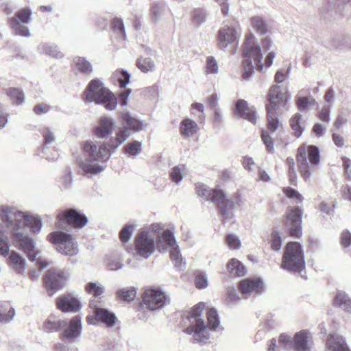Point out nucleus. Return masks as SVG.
Wrapping results in <instances>:
<instances>
[{
    "mask_svg": "<svg viewBox=\"0 0 351 351\" xmlns=\"http://www.w3.org/2000/svg\"><path fill=\"white\" fill-rule=\"evenodd\" d=\"M131 132L126 126L118 128L114 137L98 146L93 141H86L83 144L84 158H78L79 167L86 175L92 176L104 171L106 162L118 147L130 136Z\"/></svg>",
    "mask_w": 351,
    "mask_h": 351,
    "instance_id": "f257e3e1",
    "label": "nucleus"
},
{
    "mask_svg": "<svg viewBox=\"0 0 351 351\" xmlns=\"http://www.w3.org/2000/svg\"><path fill=\"white\" fill-rule=\"evenodd\" d=\"M203 309L191 308V311L184 313L182 317L183 322L186 326L183 332L192 335V343L200 346H204L209 340V329L214 331H223L224 329L220 324V317L216 308H208L206 313L208 325L204 322Z\"/></svg>",
    "mask_w": 351,
    "mask_h": 351,
    "instance_id": "f03ea898",
    "label": "nucleus"
},
{
    "mask_svg": "<svg viewBox=\"0 0 351 351\" xmlns=\"http://www.w3.org/2000/svg\"><path fill=\"white\" fill-rule=\"evenodd\" d=\"M175 226L165 228V225L155 223V234L157 237L155 240V249L160 253L169 252V258L176 269L183 271L186 263L182 256L180 247L175 237Z\"/></svg>",
    "mask_w": 351,
    "mask_h": 351,
    "instance_id": "7ed1b4c3",
    "label": "nucleus"
},
{
    "mask_svg": "<svg viewBox=\"0 0 351 351\" xmlns=\"http://www.w3.org/2000/svg\"><path fill=\"white\" fill-rule=\"evenodd\" d=\"M289 99L288 93H283L279 85L275 84L270 87L266 105L267 128L269 131L274 132L281 125L278 116L289 110Z\"/></svg>",
    "mask_w": 351,
    "mask_h": 351,
    "instance_id": "20e7f679",
    "label": "nucleus"
},
{
    "mask_svg": "<svg viewBox=\"0 0 351 351\" xmlns=\"http://www.w3.org/2000/svg\"><path fill=\"white\" fill-rule=\"evenodd\" d=\"M0 217L9 230H22L29 226L34 233H38L42 228L40 217L29 215L8 206L0 207Z\"/></svg>",
    "mask_w": 351,
    "mask_h": 351,
    "instance_id": "39448f33",
    "label": "nucleus"
},
{
    "mask_svg": "<svg viewBox=\"0 0 351 351\" xmlns=\"http://www.w3.org/2000/svg\"><path fill=\"white\" fill-rule=\"evenodd\" d=\"M243 78L249 80L254 73V66H257L259 71L263 69L262 62L263 53L261 46L252 34H249L243 45Z\"/></svg>",
    "mask_w": 351,
    "mask_h": 351,
    "instance_id": "423d86ee",
    "label": "nucleus"
},
{
    "mask_svg": "<svg viewBox=\"0 0 351 351\" xmlns=\"http://www.w3.org/2000/svg\"><path fill=\"white\" fill-rule=\"evenodd\" d=\"M86 102H94L104 105L108 110H114L117 107V99L115 95L98 79L91 80L83 94Z\"/></svg>",
    "mask_w": 351,
    "mask_h": 351,
    "instance_id": "0eeeda50",
    "label": "nucleus"
},
{
    "mask_svg": "<svg viewBox=\"0 0 351 351\" xmlns=\"http://www.w3.org/2000/svg\"><path fill=\"white\" fill-rule=\"evenodd\" d=\"M320 151L315 145H300L297 152L296 159L302 176L306 182L309 181L313 170L320 162Z\"/></svg>",
    "mask_w": 351,
    "mask_h": 351,
    "instance_id": "6e6552de",
    "label": "nucleus"
},
{
    "mask_svg": "<svg viewBox=\"0 0 351 351\" xmlns=\"http://www.w3.org/2000/svg\"><path fill=\"white\" fill-rule=\"evenodd\" d=\"M306 263L302 245L298 242L288 243L284 250L280 267L289 273H300L305 269Z\"/></svg>",
    "mask_w": 351,
    "mask_h": 351,
    "instance_id": "1a4fd4ad",
    "label": "nucleus"
},
{
    "mask_svg": "<svg viewBox=\"0 0 351 351\" xmlns=\"http://www.w3.org/2000/svg\"><path fill=\"white\" fill-rule=\"evenodd\" d=\"M47 239L55 245L56 251L63 255L73 256L79 252L76 241L68 233L54 231L48 234Z\"/></svg>",
    "mask_w": 351,
    "mask_h": 351,
    "instance_id": "9d476101",
    "label": "nucleus"
},
{
    "mask_svg": "<svg viewBox=\"0 0 351 351\" xmlns=\"http://www.w3.org/2000/svg\"><path fill=\"white\" fill-rule=\"evenodd\" d=\"M135 254L142 258H147L154 252L153 225L143 228L134 239Z\"/></svg>",
    "mask_w": 351,
    "mask_h": 351,
    "instance_id": "9b49d317",
    "label": "nucleus"
},
{
    "mask_svg": "<svg viewBox=\"0 0 351 351\" xmlns=\"http://www.w3.org/2000/svg\"><path fill=\"white\" fill-rule=\"evenodd\" d=\"M70 278V274L66 270L58 268L49 269L43 278L45 288L49 295H53L58 291L66 286Z\"/></svg>",
    "mask_w": 351,
    "mask_h": 351,
    "instance_id": "f8f14e48",
    "label": "nucleus"
},
{
    "mask_svg": "<svg viewBox=\"0 0 351 351\" xmlns=\"http://www.w3.org/2000/svg\"><path fill=\"white\" fill-rule=\"evenodd\" d=\"M214 203L217 206L219 213L223 219V223H226L234 217V208L240 206L242 204V200L238 193L231 199H228L222 190Z\"/></svg>",
    "mask_w": 351,
    "mask_h": 351,
    "instance_id": "ddd939ff",
    "label": "nucleus"
},
{
    "mask_svg": "<svg viewBox=\"0 0 351 351\" xmlns=\"http://www.w3.org/2000/svg\"><path fill=\"white\" fill-rule=\"evenodd\" d=\"M241 34V28L237 22L223 25L218 31L217 44L219 48L224 50L229 45H237Z\"/></svg>",
    "mask_w": 351,
    "mask_h": 351,
    "instance_id": "4468645a",
    "label": "nucleus"
},
{
    "mask_svg": "<svg viewBox=\"0 0 351 351\" xmlns=\"http://www.w3.org/2000/svg\"><path fill=\"white\" fill-rule=\"evenodd\" d=\"M32 10L29 7L19 9L15 17L10 19V26L16 35L29 37L31 34L25 24L30 23L32 20Z\"/></svg>",
    "mask_w": 351,
    "mask_h": 351,
    "instance_id": "2eb2a0df",
    "label": "nucleus"
},
{
    "mask_svg": "<svg viewBox=\"0 0 351 351\" xmlns=\"http://www.w3.org/2000/svg\"><path fill=\"white\" fill-rule=\"evenodd\" d=\"M10 231L12 232L14 245L23 251L31 261H36L40 252L36 250L34 241L28 236L24 235L21 230H10Z\"/></svg>",
    "mask_w": 351,
    "mask_h": 351,
    "instance_id": "dca6fc26",
    "label": "nucleus"
},
{
    "mask_svg": "<svg viewBox=\"0 0 351 351\" xmlns=\"http://www.w3.org/2000/svg\"><path fill=\"white\" fill-rule=\"evenodd\" d=\"M56 226L62 228L64 221L76 228H82L88 223L87 217L75 209H67L58 215Z\"/></svg>",
    "mask_w": 351,
    "mask_h": 351,
    "instance_id": "f3484780",
    "label": "nucleus"
},
{
    "mask_svg": "<svg viewBox=\"0 0 351 351\" xmlns=\"http://www.w3.org/2000/svg\"><path fill=\"white\" fill-rule=\"evenodd\" d=\"M302 210L299 207L291 210L289 213L285 226L291 236L299 237L302 235Z\"/></svg>",
    "mask_w": 351,
    "mask_h": 351,
    "instance_id": "a211bd4d",
    "label": "nucleus"
},
{
    "mask_svg": "<svg viewBox=\"0 0 351 351\" xmlns=\"http://www.w3.org/2000/svg\"><path fill=\"white\" fill-rule=\"evenodd\" d=\"M239 289L245 297L249 296L252 293L258 295L264 290L263 282L259 278H247L239 282Z\"/></svg>",
    "mask_w": 351,
    "mask_h": 351,
    "instance_id": "6ab92c4d",
    "label": "nucleus"
},
{
    "mask_svg": "<svg viewBox=\"0 0 351 351\" xmlns=\"http://www.w3.org/2000/svg\"><path fill=\"white\" fill-rule=\"evenodd\" d=\"M7 264L11 270L20 276L25 274L27 266L24 256L16 251H12L8 256Z\"/></svg>",
    "mask_w": 351,
    "mask_h": 351,
    "instance_id": "aec40b11",
    "label": "nucleus"
},
{
    "mask_svg": "<svg viewBox=\"0 0 351 351\" xmlns=\"http://www.w3.org/2000/svg\"><path fill=\"white\" fill-rule=\"evenodd\" d=\"M236 115L245 119L255 124L256 122V112L254 107H249L248 104L244 99H238L234 108Z\"/></svg>",
    "mask_w": 351,
    "mask_h": 351,
    "instance_id": "412c9836",
    "label": "nucleus"
},
{
    "mask_svg": "<svg viewBox=\"0 0 351 351\" xmlns=\"http://www.w3.org/2000/svg\"><path fill=\"white\" fill-rule=\"evenodd\" d=\"M114 128V122L112 118L102 117L94 128L93 133L99 138H106L112 134Z\"/></svg>",
    "mask_w": 351,
    "mask_h": 351,
    "instance_id": "4be33fe9",
    "label": "nucleus"
},
{
    "mask_svg": "<svg viewBox=\"0 0 351 351\" xmlns=\"http://www.w3.org/2000/svg\"><path fill=\"white\" fill-rule=\"evenodd\" d=\"M94 317L88 316L86 321L90 324H95L96 322H101L109 326H113L116 322V317L109 313L106 308H95Z\"/></svg>",
    "mask_w": 351,
    "mask_h": 351,
    "instance_id": "5701e85b",
    "label": "nucleus"
},
{
    "mask_svg": "<svg viewBox=\"0 0 351 351\" xmlns=\"http://www.w3.org/2000/svg\"><path fill=\"white\" fill-rule=\"evenodd\" d=\"M82 331L81 318L78 316L73 317L68 327L61 333L62 339L72 340L78 337Z\"/></svg>",
    "mask_w": 351,
    "mask_h": 351,
    "instance_id": "b1692460",
    "label": "nucleus"
},
{
    "mask_svg": "<svg viewBox=\"0 0 351 351\" xmlns=\"http://www.w3.org/2000/svg\"><path fill=\"white\" fill-rule=\"evenodd\" d=\"M85 291L93 295V298L90 300L89 307H98L100 300L104 293L105 289L100 283L88 282L85 286Z\"/></svg>",
    "mask_w": 351,
    "mask_h": 351,
    "instance_id": "393cba45",
    "label": "nucleus"
},
{
    "mask_svg": "<svg viewBox=\"0 0 351 351\" xmlns=\"http://www.w3.org/2000/svg\"><path fill=\"white\" fill-rule=\"evenodd\" d=\"M180 134L184 138H189L195 135L199 130L197 123L189 117L183 119L180 123Z\"/></svg>",
    "mask_w": 351,
    "mask_h": 351,
    "instance_id": "a878e982",
    "label": "nucleus"
},
{
    "mask_svg": "<svg viewBox=\"0 0 351 351\" xmlns=\"http://www.w3.org/2000/svg\"><path fill=\"white\" fill-rule=\"evenodd\" d=\"M81 297L73 292L63 294L57 299V307H82Z\"/></svg>",
    "mask_w": 351,
    "mask_h": 351,
    "instance_id": "bb28decb",
    "label": "nucleus"
},
{
    "mask_svg": "<svg viewBox=\"0 0 351 351\" xmlns=\"http://www.w3.org/2000/svg\"><path fill=\"white\" fill-rule=\"evenodd\" d=\"M310 332L307 330H302L294 335L293 350L295 351H310L311 347L308 343Z\"/></svg>",
    "mask_w": 351,
    "mask_h": 351,
    "instance_id": "cd10ccee",
    "label": "nucleus"
},
{
    "mask_svg": "<svg viewBox=\"0 0 351 351\" xmlns=\"http://www.w3.org/2000/svg\"><path fill=\"white\" fill-rule=\"evenodd\" d=\"M196 193L206 201L215 202L217 197L220 194L221 189H212L206 184L197 183L195 184Z\"/></svg>",
    "mask_w": 351,
    "mask_h": 351,
    "instance_id": "c85d7f7f",
    "label": "nucleus"
},
{
    "mask_svg": "<svg viewBox=\"0 0 351 351\" xmlns=\"http://www.w3.org/2000/svg\"><path fill=\"white\" fill-rule=\"evenodd\" d=\"M119 117L125 122L129 132H139L145 128V124L140 120L133 117L128 112H122L119 113Z\"/></svg>",
    "mask_w": 351,
    "mask_h": 351,
    "instance_id": "c756f323",
    "label": "nucleus"
},
{
    "mask_svg": "<svg viewBox=\"0 0 351 351\" xmlns=\"http://www.w3.org/2000/svg\"><path fill=\"white\" fill-rule=\"evenodd\" d=\"M329 349L332 351H350L346 339L338 335H330L326 343Z\"/></svg>",
    "mask_w": 351,
    "mask_h": 351,
    "instance_id": "7c9ffc66",
    "label": "nucleus"
},
{
    "mask_svg": "<svg viewBox=\"0 0 351 351\" xmlns=\"http://www.w3.org/2000/svg\"><path fill=\"white\" fill-rule=\"evenodd\" d=\"M289 125L293 135L299 138L304 131V123L302 121V115L300 113H295L289 119Z\"/></svg>",
    "mask_w": 351,
    "mask_h": 351,
    "instance_id": "2f4dec72",
    "label": "nucleus"
},
{
    "mask_svg": "<svg viewBox=\"0 0 351 351\" xmlns=\"http://www.w3.org/2000/svg\"><path fill=\"white\" fill-rule=\"evenodd\" d=\"M331 49L346 50L351 49V37L346 36H337L332 38L330 45Z\"/></svg>",
    "mask_w": 351,
    "mask_h": 351,
    "instance_id": "473e14b6",
    "label": "nucleus"
},
{
    "mask_svg": "<svg viewBox=\"0 0 351 351\" xmlns=\"http://www.w3.org/2000/svg\"><path fill=\"white\" fill-rule=\"evenodd\" d=\"M252 27L260 36L266 35L270 31L267 22L260 16H252L250 19Z\"/></svg>",
    "mask_w": 351,
    "mask_h": 351,
    "instance_id": "72a5a7b5",
    "label": "nucleus"
},
{
    "mask_svg": "<svg viewBox=\"0 0 351 351\" xmlns=\"http://www.w3.org/2000/svg\"><path fill=\"white\" fill-rule=\"evenodd\" d=\"M38 51L40 53L45 54L53 58H60L63 53L59 50L57 45L49 43H41L38 46Z\"/></svg>",
    "mask_w": 351,
    "mask_h": 351,
    "instance_id": "f704fd0d",
    "label": "nucleus"
},
{
    "mask_svg": "<svg viewBox=\"0 0 351 351\" xmlns=\"http://www.w3.org/2000/svg\"><path fill=\"white\" fill-rule=\"evenodd\" d=\"M227 267L231 274L239 277L244 276L247 273V269L244 265L236 258L230 260Z\"/></svg>",
    "mask_w": 351,
    "mask_h": 351,
    "instance_id": "c9c22d12",
    "label": "nucleus"
},
{
    "mask_svg": "<svg viewBox=\"0 0 351 351\" xmlns=\"http://www.w3.org/2000/svg\"><path fill=\"white\" fill-rule=\"evenodd\" d=\"M75 70L84 75H89L93 71V66L90 62L82 57L75 58L73 60Z\"/></svg>",
    "mask_w": 351,
    "mask_h": 351,
    "instance_id": "e433bc0d",
    "label": "nucleus"
},
{
    "mask_svg": "<svg viewBox=\"0 0 351 351\" xmlns=\"http://www.w3.org/2000/svg\"><path fill=\"white\" fill-rule=\"evenodd\" d=\"M117 298L123 301H133L137 294V289L134 287H124L118 290L116 293Z\"/></svg>",
    "mask_w": 351,
    "mask_h": 351,
    "instance_id": "4c0bfd02",
    "label": "nucleus"
},
{
    "mask_svg": "<svg viewBox=\"0 0 351 351\" xmlns=\"http://www.w3.org/2000/svg\"><path fill=\"white\" fill-rule=\"evenodd\" d=\"M334 304L339 307H351V298L345 291H337L334 297Z\"/></svg>",
    "mask_w": 351,
    "mask_h": 351,
    "instance_id": "58836bf2",
    "label": "nucleus"
},
{
    "mask_svg": "<svg viewBox=\"0 0 351 351\" xmlns=\"http://www.w3.org/2000/svg\"><path fill=\"white\" fill-rule=\"evenodd\" d=\"M142 144L134 141L124 146V152L128 157L135 158L141 152Z\"/></svg>",
    "mask_w": 351,
    "mask_h": 351,
    "instance_id": "ea45409f",
    "label": "nucleus"
},
{
    "mask_svg": "<svg viewBox=\"0 0 351 351\" xmlns=\"http://www.w3.org/2000/svg\"><path fill=\"white\" fill-rule=\"evenodd\" d=\"M195 286L198 289H204L208 286L207 274L202 271H197L195 274Z\"/></svg>",
    "mask_w": 351,
    "mask_h": 351,
    "instance_id": "a19ab883",
    "label": "nucleus"
},
{
    "mask_svg": "<svg viewBox=\"0 0 351 351\" xmlns=\"http://www.w3.org/2000/svg\"><path fill=\"white\" fill-rule=\"evenodd\" d=\"M66 325V322L60 319H48L44 324V330L47 332L58 331Z\"/></svg>",
    "mask_w": 351,
    "mask_h": 351,
    "instance_id": "79ce46f5",
    "label": "nucleus"
},
{
    "mask_svg": "<svg viewBox=\"0 0 351 351\" xmlns=\"http://www.w3.org/2000/svg\"><path fill=\"white\" fill-rule=\"evenodd\" d=\"M41 133L45 142L43 149H45L48 145L56 141V138L53 130L49 127H44L41 130Z\"/></svg>",
    "mask_w": 351,
    "mask_h": 351,
    "instance_id": "37998d69",
    "label": "nucleus"
},
{
    "mask_svg": "<svg viewBox=\"0 0 351 351\" xmlns=\"http://www.w3.org/2000/svg\"><path fill=\"white\" fill-rule=\"evenodd\" d=\"M340 244L345 252L348 253L351 256V232L348 230H343L340 235Z\"/></svg>",
    "mask_w": 351,
    "mask_h": 351,
    "instance_id": "c03bdc74",
    "label": "nucleus"
},
{
    "mask_svg": "<svg viewBox=\"0 0 351 351\" xmlns=\"http://www.w3.org/2000/svg\"><path fill=\"white\" fill-rule=\"evenodd\" d=\"M208 13L205 9L196 8L193 12V23L197 26L202 25L207 19Z\"/></svg>",
    "mask_w": 351,
    "mask_h": 351,
    "instance_id": "a18cd8bd",
    "label": "nucleus"
},
{
    "mask_svg": "<svg viewBox=\"0 0 351 351\" xmlns=\"http://www.w3.org/2000/svg\"><path fill=\"white\" fill-rule=\"evenodd\" d=\"M36 266L38 267V270H31L29 272V276L32 280H36L40 276V272L47 267L49 265V261L42 258H36Z\"/></svg>",
    "mask_w": 351,
    "mask_h": 351,
    "instance_id": "49530a36",
    "label": "nucleus"
},
{
    "mask_svg": "<svg viewBox=\"0 0 351 351\" xmlns=\"http://www.w3.org/2000/svg\"><path fill=\"white\" fill-rule=\"evenodd\" d=\"M184 165H178L173 167L169 173L171 180L177 184H179L183 179V171Z\"/></svg>",
    "mask_w": 351,
    "mask_h": 351,
    "instance_id": "de8ad7c7",
    "label": "nucleus"
},
{
    "mask_svg": "<svg viewBox=\"0 0 351 351\" xmlns=\"http://www.w3.org/2000/svg\"><path fill=\"white\" fill-rule=\"evenodd\" d=\"M8 95L16 105H21L25 101L24 93L19 88H10Z\"/></svg>",
    "mask_w": 351,
    "mask_h": 351,
    "instance_id": "09e8293b",
    "label": "nucleus"
},
{
    "mask_svg": "<svg viewBox=\"0 0 351 351\" xmlns=\"http://www.w3.org/2000/svg\"><path fill=\"white\" fill-rule=\"evenodd\" d=\"M106 265L110 270L113 271L120 269L123 267V261L119 256H108L106 258Z\"/></svg>",
    "mask_w": 351,
    "mask_h": 351,
    "instance_id": "8fccbe9b",
    "label": "nucleus"
},
{
    "mask_svg": "<svg viewBox=\"0 0 351 351\" xmlns=\"http://www.w3.org/2000/svg\"><path fill=\"white\" fill-rule=\"evenodd\" d=\"M114 75L117 78L120 88H125L130 82V74L125 71L117 70Z\"/></svg>",
    "mask_w": 351,
    "mask_h": 351,
    "instance_id": "3c124183",
    "label": "nucleus"
},
{
    "mask_svg": "<svg viewBox=\"0 0 351 351\" xmlns=\"http://www.w3.org/2000/svg\"><path fill=\"white\" fill-rule=\"evenodd\" d=\"M143 290L142 304L150 307L154 300V287L152 286L146 287Z\"/></svg>",
    "mask_w": 351,
    "mask_h": 351,
    "instance_id": "603ef678",
    "label": "nucleus"
},
{
    "mask_svg": "<svg viewBox=\"0 0 351 351\" xmlns=\"http://www.w3.org/2000/svg\"><path fill=\"white\" fill-rule=\"evenodd\" d=\"M219 72V64L213 56H208L206 62V74H217Z\"/></svg>",
    "mask_w": 351,
    "mask_h": 351,
    "instance_id": "864d4df0",
    "label": "nucleus"
},
{
    "mask_svg": "<svg viewBox=\"0 0 351 351\" xmlns=\"http://www.w3.org/2000/svg\"><path fill=\"white\" fill-rule=\"evenodd\" d=\"M169 304V297L161 290L155 289V306L158 307H163Z\"/></svg>",
    "mask_w": 351,
    "mask_h": 351,
    "instance_id": "5fc2aeb1",
    "label": "nucleus"
},
{
    "mask_svg": "<svg viewBox=\"0 0 351 351\" xmlns=\"http://www.w3.org/2000/svg\"><path fill=\"white\" fill-rule=\"evenodd\" d=\"M134 226L132 224L125 225L120 232V239L123 243L128 242L133 234Z\"/></svg>",
    "mask_w": 351,
    "mask_h": 351,
    "instance_id": "6e6d98bb",
    "label": "nucleus"
},
{
    "mask_svg": "<svg viewBox=\"0 0 351 351\" xmlns=\"http://www.w3.org/2000/svg\"><path fill=\"white\" fill-rule=\"evenodd\" d=\"M311 101L313 102L315 101L314 99L311 95L307 97L298 95L296 97L297 106L302 111L306 110L308 108Z\"/></svg>",
    "mask_w": 351,
    "mask_h": 351,
    "instance_id": "4d7b16f0",
    "label": "nucleus"
},
{
    "mask_svg": "<svg viewBox=\"0 0 351 351\" xmlns=\"http://www.w3.org/2000/svg\"><path fill=\"white\" fill-rule=\"evenodd\" d=\"M278 342L286 349H293V337L282 333L279 336Z\"/></svg>",
    "mask_w": 351,
    "mask_h": 351,
    "instance_id": "13d9d810",
    "label": "nucleus"
},
{
    "mask_svg": "<svg viewBox=\"0 0 351 351\" xmlns=\"http://www.w3.org/2000/svg\"><path fill=\"white\" fill-rule=\"evenodd\" d=\"M291 69V67L289 66L287 69H281L277 71L274 76L275 82L278 84L282 83L287 78L289 77Z\"/></svg>",
    "mask_w": 351,
    "mask_h": 351,
    "instance_id": "bf43d9fd",
    "label": "nucleus"
},
{
    "mask_svg": "<svg viewBox=\"0 0 351 351\" xmlns=\"http://www.w3.org/2000/svg\"><path fill=\"white\" fill-rule=\"evenodd\" d=\"M261 138L263 141L264 144L265 145L267 149L269 152L273 153L274 151V141L270 136L268 131L267 130H263L262 134H261Z\"/></svg>",
    "mask_w": 351,
    "mask_h": 351,
    "instance_id": "052dcab7",
    "label": "nucleus"
},
{
    "mask_svg": "<svg viewBox=\"0 0 351 351\" xmlns=\"http://www.w3.org/2000/svg\"><path fill=\"white\" fill-rule=\"evenodd\" d=\"M10 244L8 238L2 235L0 237V255L3 256H8L10 253Z\"/></svg>",
    "mask_w": 351,
    "mask_h": 351,
    "instance_id": "680f3d73",
    "label": "nucleus"
},
{
    "mask_svg": "<svg viewBox=\"0 0 351 351\" xmlns=\"http://www.w3.org/2000/svg\"><path fill=\"white\" fill-rule=\"evenodd\" d=\"M281 246H282V239L278 232L274 231L271 233V249L274 251H279L281 249Z\"/></svg>",
    "mask_w": 351,
    "mask_h": 351,
    "instance_id": "e2e57ef3",
    "label": "nucleus"
},
{
    "mask_svg": "<svg viewBox=\"0 0 351 351\" xmlns=\"http://www.w3.org/2000/svg\"><path fill=\"white\" fill-rule=\"evenodd\" d=\"M137 66L141 71L146 73L152 68V60L149 58H139L137 61Z\"/></svg>",
    "mask_w": 351,
    "mask_h": 351,
    "instance_id": "0e129e2a",
    "label": "nucleus"
},
{
    "mask_svg": "<svg viewBox=\"0 0 351 351\" xmlns=\"http://www.w3.org/2000/svg\"><path fill=\"white\" fill-rule=\"evenodd\" d=\"M283 191L288 198L296 199L298 203H300L303 200L302 195L298 191L291 187L284 188Z\"/></svg>",
    "mask_w": 351,
    "mask_h": 351,
    "instance_id": "69168bd1",
    "label": "nucleus"
},
{
    "mask_svg": "<svg viewBox=\"0 0 351 351\" xmlns=\"http://www.w3.org/2000/svg\"><path fill=\"white\" fill-rule=\"evenodd\" d=\"M14 315V308H0V322H9Z\"/></svg>",
    "mask_w": 351,
    "mask_h": 351,
    "instance_id": "338daca9",
    "label": "nucleus"
},
{
    "mask_svg": "<svg viewBox=\"0 0 351 351\" xmlns=\"http://www.w3.org/2000/svg\"><path fill=\"white\" fill-rule=\"evenodd\" d=\"M226 243L232 249H239L241 246V241L238 237L234 234H230L226 236Z\"/></svg>",
    "mask_w": 351,
    "mask_h": 351,
    "instance_id": "774afa93",
    "label": "nucleus"
}]
</instances>
